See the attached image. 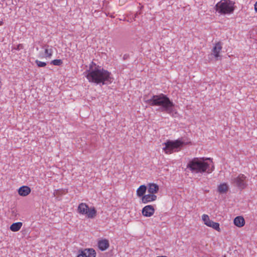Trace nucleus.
I'll use <instances>...</instances> for the list:
<instances>
[{
  "instance_id": "9",
  "label": "nucleus",
  "mask_w": 257,
  "mask_h": 257,
  "mask_svg": "<svg viewBox=\"0 0 257 257\" xmlns=\"http://www.w3.org/2000/svg\"><path fill=\"white\" fill-rule=\"evenodd\" d=\"M31 191V188L27 186H23L18 189V193L21 196L28 195Z\"/></svg>"
},
{
  "instance_id": "18",
  "label": "nucleus",
  "mask_w": 257,
  "mask_h": 257,
  "mask_svg": "<svg viewBox=\"0 0 257 257\" xmlns=\"http://www.w3.org/2000/svg\"><path fill=\"white\" fill-rule=\"evenodd\" d=\"M218 192L220 194H223L226 193L228 190V187L225 183L220 184L218 186Z\"/></svg>"
},
{
  "instance_id": "26",
  "label": "nucleus",
  "mask_w": 257,
  "mask_h": 257,
  "mask_svg": "<svg viewBox=\"0 0 257 257\" xmlns=\"http://www.w3.org/2000/svg\"><path fill=\"white\" fill-rule=\"evenodd\" d=\"M23 48V45L22 44H19L17 48H16V49L18 50H20L21 49H22Z\"/></svg>"
},
{
  "instance_id": "4",
  "label": "nucleus",
  "mask_w": 257,
  "mask_h": 257,
  "mask_svg": "<svg viewBox=\"0 0 257 257\" xmlns=\"http://www.w3.org/2000/svg\"><path fill=\"white\" fill-rule=\"evenodd\" d=\"M235 3L230 0H221L215 6V10L220 15L230 14L234 11Z\"/></svg>"
},
{
  "instance_id": "24",
  "label": "nucleus",
  "mask_w": 257,
  "mask_h": 257,
  "mask_svg": "<svg viewBox=\"0 0 257 257\" xmlns=\"http://www.w3.org/2000/svg\"><path fill=\"white\" fill-rule=\"evenodd\" d=\"M79 253L77 257H85L86 254L84 253L83 250H79Z\"/></svg>"
},
{
  "instance_id": "1",
  "label": "nucleus",
  "mask_w": 257,
  "mask_h": 257,
  "mask_svg": "<svg viewBox=\"0 0 257 257\" xmlns=\"http://www.w3.org/2000/svg\"><path fill=\"white\" fill-rule=\"evenodd\" d=\"M146 103L151 106H158V111L166 112L172 116L177 114L175 109V104L167 95L160 93L158 95H153L150 99L144 97Z\"/></svg>"
},
{
  "instance_id": "2",
  "label": "nucleus",
  "mask_w": 257,
  "mask_h": 257,
  "mask_svg": "<svg viewBox=\"0 0 257 257\" xmlns=\"http://www.w3.org/2000/svg\"><path fill=\"white\" fill-rule=\"evenodd\" d=\"M86 77L90 82L96 84L105 85L111 84L113 80L111 73L104 69L100 66H89Z\"/></svg>"
},
{
  "instance_id": "28",
  "label": "nucleus",
  "mask_w": 257,
  "mask_h": 257,
  "mask_svg": "<svg viewBox=\"0 0 257 257\" xmlns=\"http://www.w3.org/2000/svg\"><path fill=\"white\" fill-rule=\"evenodd\" d=\"M254 10L257 12V2L254 4Z\"/></svg>"
},
{
  "instance_id": "10",
  "label": "nucleus",
  "mask_w": 257,
  "mask_h": 257,
  "mask_svg": "<svg viewBox=\"0 0 257 257\" xmlns=\"http://www.w3.org/2000/svg\"><path fill=\"white\" fill-rule=\"evenodd\" d=\"M157 199V196L155 194H149L145 195L142 198V201L143 203H147L151 201H155Z\"/></svg>"
},
{
  "instance_id": "21",
  "label": "nucleus",
  "mask_w": 257,
  "mask_h": 257,
  "mask_svg": "<svg viewBox=\"0 0 257 257\" xmlns=\"http://www.w3.org/2000/svg\"><path fill=\"white\" fill-rule=\"evenodd\" d=\"M50 63L55 66H61L63 64V61L61 59H55L51 61Z\"/></svg>"
},
{
  "instance_id": "30",
  "label": "nucleus",
  "mask_w": 257,
  "mask_h": 257,
  "mask_svg": "<svg viewBox=\"0 0 257 257\" xmlns=\"http://www.w3.org/2000/svg\"><path fill=\"white\" fill-rule=\"evenodd\" d=\"M157 257H167L165 255H161V256H157Z\"/></svg>"
},
{
  "instance_id": "23",
  "label": "nucleus",
  "mask_w": 257,
  "mask_h": 257,
  "mask_svg": "<svg viewBox=\"0 0 257 257\" xmlns=\"http://www.w3.org/2000/svg\"><path fill=\"white\" fill-rule=\"evenodd\" d=\"M52 53H53V51L51 49H46L45 50V54L47 57L50 58L52 55Z\"/></svg>"
},
{
  "instance_id": "12",
  "label": "nucleus",
  "mask_w": 257,
  "mask_h": 257,
  "mask_svg": "<svg viewBox=\"0 0 257 257\" xmlns=\"http://www.w3.org/2000/svg\"><path fill=\"white\" fill-rule=\"evenodd\" d=\"M98 246L101 251L105 250L109 247V243L107 239H103L98 241Z\"/></svg>"
},
{
  "instance_id": "13",
  "label": "nucleus",
  "mask_w": 257,
  "mask_h": 257,
  "mask_svg": "<svg viewBox=\"0 0 257 257\" xmlns=\"http://www.w3.org/2000/svg\"><path fill=\"white\" fill-rule=\"evenodd\" d=\"M234 224L235 226L240 227L245 224V220L242 216H237L234 219Z\"/></svg>"
},
{
  "instance_id": "25",
  "label": "nucleus",
  "mask_w": 257,
  "mask_h": 257,
  "mask_svg": "<svg viewBox=\"0 0 257 257\" xmlns=\"http://www.w3.org/2000/svg\"><path fill=\"white\" fill-rule=\"evenodd\" d=\"M129 57H130V56L128 54H125L123 56V59L124 60H125L129 58Z\"/></svg>"
},
{
  "instance_id": "17",
  "label": "nucleus",
  "mask_w": 257,
  "mask_h": 257,
  "mask_svg": "<svg viewBox=\"0 0 257 257\" xmlns=\"http://www.w3.org/2000/svg\"><path fill=\"white\" fill-rule=\"evenodd\" d=\"M83 251L86 254L85 257H95L96 256V252L93 248H86Z\"/></svg>"
},
{
  "instance_id": "20",
  "label": "nucleus",
  "mask_w": 257,
  "mask_h": 257,
  "mask_svg": "<svg viewBox=\"0 0 257 257\" xmlns=\"http://www.w3.org/2000/svg\"><path fill=\"white\" fill-rule=\"evenodd\" d=\"M208 226L212 227L217 231H220L219 223L218 222H215L212 221H211L210 226Z\"/></svg>"
},
{
  "instance_id": "16",
  "label": "nucleus",
  "mask_w": 257,
  "mask_h": 257,
  "mask_svg": "<svg viewBox=\"0 0 257 257\" xmlns=\"http://www.w3.org/2000/svg\"><path fill=\"white\" fill-rule=\"evenodd\" d=\"M22 225L23 224L21 222L14 223L10 226V229L12 231L16 232L21 229Z\"/></svg>"
},
{
  "instance_id": "7",
  "label": "nucleus",
  "mask_w": 257,
  "mask_h": 257,
  "mask_svg": "<svg viewBox=\"0 0 257 257\" xmlns=\"http://www.w3.org/2000/svg\"><path fill=\"white\" fill-rule=\"evenodd\" d=\"M231 183L240 190H243L247 186L246 177L242 174H240L237 177H232Z\"/></svg>"
},
{
  "instance_id": "6",
  "label": "nucleus",
  "mask_w": 257,
  "mask_h": 257,
  "mask_svg": "<svg viewBox=\"0 0 257 257\" xmlns=\"http://www.w3.org/2000/svg\"><path fill=\"white\" fill-rule=\"evenodd\" d=\"M77 212L80 214L86 215L88 218H94L97 214V211L94 207L89 208L88 205L84 203L79 204Z\"/></svg>"
},
{
  "instance_id": "27",
  "label": "nucleus",
  "mask_w": 257,
  "mask_h": 257,
  "mask_svg": "<svg viewBox=\"0 0 257 257\" xmlns=\"http://www.w3.org/2000/svg\"><path fill=\"white\" fill-rule=\"evenodd\" d=\"M92 65L93 67H95L96 66H97L95 63H94L93 62H91V64L89 65Z\"/></svg>"
},
{
  "instance_id": "15",
  "label": "nucleus",
  "mask_w": 257,
  "mask_h": 257,
  "mask_svg": "<svg viewBox=\"0 0 257 257\" xmlns=\"http://www.w3.org/2000/svg\"><path fill=\"white\" fill-rule=\"evenodd\" d=\"M147 190V187L145 185H142L139 187L137 190V195L138 197H142L145 195Z\"/></svg>"
},
{
  "instance_id": "19",
  "label": "nucleus",
  "mask_w": 257,
  "mask_h": 257,
  "mask_svg": "<svg viewBox=\"0 0 257 257\" xmlns=\"http://www.w3.org/2000/svg\"><path fill=\"white\" fill-rule=\"evenodd\" d=\"M202 219L203 220V221H204V224L205 225H206L207 226H210L211 225V221H212V220H211L210 219H209V217L208 216V215H206V214H203L202 216Z\"/></svg>"
},
{
  "instance_id": "29",
  "label": "nucleus",
  "mask_w": 257,
  "mask_h": 257,
  "mask_svg": "<svg viewBox=\"0 0 257 257\" xmlns=\"http://www.w3.org/2000/svg\"><path fill=\"white\" fill-rule=\"evenodd\" d=\"M3 25V21H0V26H2Z\"/></svg>"
},
{
  "instance_id": "31",
  "label": "nucleus",
  "mask_w": 257,
  "mask_h": 257,
  "mask_svg": "<svg viewBox=\"0 0 257 257\" xmlns=\"http://www.w3.org/2000/svg\"><path fill=\"white\" fill-rule=\"evenodd\" d=\"M15 210H16L15 209H13V210L12 211V213H15Z\"/></svg>"
},
{
  "instance_id": "3",
  "label": "nucleus",
  "mask_w": 257,
  "mask_h": 257,
  "mask_svg": "<svg viewBox=\"0 0 257 257\" xmlns=\"http://www.w3.org/2000/svg\"><path fill=\"white\" fill-rule=\"evenodd\" d=\"M207 161H210L211 163H212V159L210 158H194L189 161L187 165V168L194 174L211 173L213 171L214 167L212 165L210 168V164Z\"/></svg>"
},
{
  "instance_id": "11",
  "label": "nucleus",
  "mask_w": 257,
  "mask_h": 257,
  "mask_svg": "<svg viewBox=\"0 0 257 257\" xmlns=\"http://www.w3.org/2000/svg\"><path fill=\"white\" fill-rule=\"evenodd\" d=\"M222 49V45L221 42H218L213 47L212 50L213 55L216 58H218L219 55V53Z\"/></svg>"
},
{
  "instance_id": "8",
  "label": "nucleus",
  "mask_w": 257,
  "mask_h": 257,
  "mask_svg": "<svg viewBox=\"0 0 257 257\" xmlns=\"http://www.w3.org/2000/svg\"><path fill=\"white\" fill-rule=\"evenodd\" d=\"M155 212V209L152 205H148L145 206L142 209V214L144 216L150 217Z\"/></svg>"
},
{
  "instance_id": "5",
  "label": "nucleus",
  "mask_w": 257,
  "mask_h": 257,
  "mask_svg": "<svg viewBox=\"0 0 257 257\" xmlns=\"http://www.w3.org/2000/svg\"><path fill=\"white\" fill-rule=\"evenodd\" d=\"M165 147L164 150L166 153L171 154L173 152L179 151L182 147L185 145V143L182 140H177L176 141L168 140L165 143Z\"/></svg>"
},
{
  "instance_id": "14",
  "label": "nucleus",
  "mask_w": 257,
  "mask_h": 257,
  "mask_svg": "<svg viewBox=\"0 0 257 257\" xmlns=\"http://www.w3.org/2000/svg\"><path fill=\"white\" fill-rule=\"evenodd\" d=\"M159 190V187L158 185L155 183L150 184L149 185L148 192L152 194L157 193Z\"/></svg>"
},
{
  "instance_id": "22",
  "label": "nucleus",
  "mask_w": 257,
  "mask_h": 257,
  "mask_svg": "<svg viewBox=\"0 0 257 257\" xmlns=\"http://www.w3.org/2000/svg\"><path fill=\"white\" fill-rule=\"evenodd\" d=\"M35 63L39 67H44L47 65L46 62H41L38 60H36Z\"/></svg>"
}]
</instances>
